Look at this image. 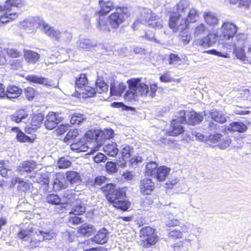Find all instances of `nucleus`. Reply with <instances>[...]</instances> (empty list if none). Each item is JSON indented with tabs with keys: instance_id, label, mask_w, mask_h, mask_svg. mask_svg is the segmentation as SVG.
<instances>
[{
	"instance_id": "1",
	"label": "nucleus",
	"mask_w": 251,
	"mask_h": 251,
	"mask_svg": "<svg viewBox=\"0 0 251 251\" xmlns=\"http://www.w3.org/2000/svg\"><path fill=\"white\" fill-rule=\"evenodd\" d=\"M100 190L108 203L116 209L126 211L130 206V202L123 199L126 195L124 188L118 187L115 183H108L101 187Z\"/></svg>"
},
{
	"instance_id": "2",
	"label": "nucleus",
	"mask_w": 251,
	"mask_h": 251,
	"mask_svg": "<svg viewBox=\"0 0 251 251\" xmlns=\"http://www.w3.org/2000/svg\"><path fill=\"white\" fill-rule=\"evenodd\" d=\"M142 78H132L127 81L128 89L124 95L125 100L128 101L135 100L139 97H145L148 94L153 98L158 89L156 83L150 84L149 86L144 82H141Z\"/></svg>"
},
{
	"instance_id": "3",
	"label": "nucleus",
	"mask_w": 251,
	"mask_h": 251,
	"mask_svg": "<svg viewBox=\"0 0 251 251\" xmlns=\"http://www.w3.org/2000/svg\"><path fill=\"white\" fill-rule=\"evenodd\" d=\"M17 236L21 240L28 242V248L31 249L38 247L41 242L50 240L52 238V234L50 232L35 231L32 227L21 228L17 233Z\"/></svg>"
},
{
	"instance_id": "4",
	"label": "nucleus",
	"mask_w": 251,
	"mask_h": 251,
	"mask_svg": "<svg viewBox=\"0 0 251 251\" xmlns=\"http://www.w3.org/2000/svg\"><path fill=\"white\" fill-rule=\"evenodd\" d=\"M130 16V12L127 7L125 6H118L116 7L115 11L111 13L107 18L109 31V26L112 29H117L120 25L123 23Z\"/></svg>"
},
{
	"instance_id": "5",
	"label": "nucleus",
	"mask_w": 251,
	"mask_h": 251,
	"mask_svg": "<svg viewBox=\"0 0 251 251\" xmlns=\"http://www.w3.org/2000/svg\"><path fill=\"white\" fill-rule=\"evenodd\" d=\"M139 237L141 246L144 249L155 245L159 240L156 229L150 226H144L140 229Z\"/></svg>"
},
{
	"instance_id": "6",
	"label": "nucleus",
	"mask_w": 251,
	"mask_h": 251,
	"mask_svg": "<svg viewBox=\"0 0 251 251\" xmlns=\"http://www.w3.org/2000/svg\"><path fill=\"white\" fill-rule=\"evenodd\" d=\"M99 4L100 7V10L95 13V15L98 16L97 19L98 25L104 29H108L107 21L103 16L114 8L113 2L110 0H100Z\"/></svg>"
},
{
	"instance_id": "7",
	"label": "nucleus",
	"mask_w": 251,
	"mask_h": 251,
	"mask_svg": "<svg viewBox=\"0 0 251 251\" xmlns=\"http://www.w3.org/2000/svg\"><path fill=\"white\" fill-rule=\"evenodd\" d=\"M42 26L44 32L50 38L56 41H60L62 39L65 42H68L71 41L72 38L70 32L66 31L61 32L58 30H55L45 23H42Z\"/></svg>"
},
{
	"instance_id": "8",
	"label": "nucleus",
	"mask_w": 251,
	"mask_h": 251,
	"mask_svg": "<svg viewBox=\"0 0 251 251\" xmlns=\"http://www.w3.org/2000/svg\"><path fill=\"white\" fill-rule=\"evenodd\" d=\"M237 30L238 27L234 24L228 21L225 22L221 27L220 37L222 40H228L233 38Z\"/></svg>"
},
{
	"instance_id": "9",
	"label": "nucleus",
	"mask_w": 251,
	"mask_h": 251,
	"mask_svg": "<svg viewBox=\"0 0 251 251\" xmlns=\"http://www.w3.org/2000/svg\"><path fill=\"white\" fill-rule=\"evenodd\" d=\"M218 36L216 33L209 32L206 36L196 39L194 44L204 49L209 48L215 44Z\"/></svg>"
},
{
	"instance_id": "10",
	"label": "nucleus",
	"mask_w": 251,
	"mask_h": 251,
	"mask_svg": "<svg viewBox=\"0 0 251 251\" xmlns=\"http://www.w3.org/2000/svg\"><path fill=\"white\" fill-rule=\"evenodd\" d=\"M180 18L181 15L176 12H172L169 17L168 25L169 27L172 29L174 32H176L179 29H187L184 25L182 24L183 23V19L180 20Z\"/></svg>"
},
{
	"instance_id": "11",
	"label": "nucleus",
	"mask_w": 251,
	"mask_h": 251,
	"mask_svg": "<svg viewBox=\"0 0 251 251\" xmlns=\"http://www.w3.org/2000/svg\"><path fill=\"white\" fill-rule=\"evenodd\" d=\"M185 133V128L177 119L170 121V128L165 132L166 136L177 137Z\"/></svg>"
},
{
	"instance_id": "12",
	"label": "nucleus",
	"mask_w": 251,
	"mask_h": 251,
	"mask_svg": "<svg viewBox=\"0 0 251 251\" xmlns=\"http://www.w3.org/2000/svg\"><path fill=\"white\" fill-rule=\"evenodd\" d=\"M155 188L154 182L150 178H144L140 180L139 190L143 195H150Z\"/></svg>"
},
{
	"instance_id": "13",
	"label": "nucleus",
	"mask_w": 251,
	"mask_h": 251,
	"mask_svg": "<svg viewBox=\"0 0 251 251\" xmlns=\"http://www.w3.org/2000/svg\"><path fill=\"white\" fill-rule=\"evenodd\" d=\"M114 137V131L111 129H105L103 130H98L99 143L93 149L92 153L99 150L102 145V142L106 140L110 139Z\"/></svg>"
},
{
	"instance_id": "14",
	"label": "nucleus",
	"mask_w": 251,
	"mask_h": 251,
	"mask_svg": "<svg viewBox=\"0 0 251 251\" xmlns=\"http://www.w3.org/2000/svg\"><path fill=\"white\" fill-rule=\"evenodd\" d=\"M60 122L61 119L57 114L53 112H50L46 116L44 125L47 129L51 130L56 127Z\"/></svg>"
},
{
	"instance_id": "15",
	"label": "nucleus",
	"mask_w": 251,
	"mask_h": 251,
	"mask_svg": "<svg viewBox=\"0 0 251 251\" xmlns=\"http://www.w3.org/2000/svg\"><path fill=\"white\" fill-rule=\"evenodd\" d=\"M203 120V116L201 113L191 110L188 112L187 125L195 126L200 124Z\"/></svg>"
},
{
	"instance_id": "16",
	"label": "nucleus",
	"mask_w": 251,
	"mask_h": 251,
	"mask_svg": "<svg viewBox=\"0 0 251 251\" xmlns=\"http://www.w3.org/2000/svg\"><path fill=\"white\" fill-rule=\"evenodd\" d=\"M126 85L124 83L115 82V81L110 83V95L111 96L121 97L126 89Z\"/></svg>"
},
{
	"instance_id": "17",
	"label": "nucleus",
	"mask_w": 251,
	"mask_h": 251,
	"mask_svg": "<svg viewBox=\"0 0 251 251\" xmlns=\"http://www.w3.org/2000/svg\"><path fill=\"white\" fill-rule=\"evenodd\" d=\"M199 13L195 8H191L189 10L186 18H183L182 24L184 25L187 29L188 28L190 23H196L199 18Z\"/></svg>"
},
{
	"instance_id": "18",
	"label": "nucleus",
	"mask_w": 251,
	"mask_h": 251,
	"mask_svg": "<svg viewBox=\"0 0 251 251\" xmlns=\"http://www.w3.org/2000/svg\"><path fill=\"white\" fill-rule=\"evenodd\" d=\"M24 56L28 64L36 63L40 58V55L38 52L29 50H24Z\"/></svg>"
},
{
	"instance_id": "19",
	"label": "nucleus",
	"mask_w": 251,
	"mask_h": 251,
	"mask_svg": "<svg viewBox=\"0 0 251 251\" xmlns=\"http://www.w3.org/2000/svg\"><path fill=\"white\" fill-rule=\"evenodd\" d=\"M28 113L25 108H20L16 110L13 114L10 115V120L16 123L22 122L23 120L28 117Z\"/></svg>"
},
{
	"instance_id": "20",
	"label": "nucleus",
	"mask_w": 251,
	"mask_h": 251,
	"mask_svg": "<svg viewBox=\"0 0 251 251\" xmlns=\"http://www.w3.org/2000/svg\"><path fill=\"white\" fill-rule=\"evenodd\" d=\"M44 119V115L41 113H33L31 115L30 119L28 120V123L34 128L39 129L43 124Z\"/></svg>"
},
{
	"instance_id": "21",
	"label": "nucleus",
	"mask_w": 251,
	"mask_h": 251,
	"mask_svg": "<svg viewBox=\"0 0 251 251\" xmlns=\"http://www.w3.org/2000/svg\"><path fill=\"white\" fill-rule=\"evenodd\" d=\"M108 230L103 227L98 231L97 233L92 238V240L97 244H103L108 240Z\"/></svg>"
},
{
	"instance_id": "22",
	"label": "nucleus",
	"mask_w": 251,
	"mask_h": 251,
	"mask_svg": "<svg viewBox=\"0 0 251 251\" xmlns=\"http://www.w3.org/2000/svg\"><path fill=\"white\" fill-rule=\"evenodd\" d=\"M25 79L30 83L42 84L46 86L51 85V82L47 78L42 76H38L35 75H28L26 76Z\"/></svg>"
},
{
	"instance_id": "23",
	"label": "nucleus",
	"mask_w": 251,
	"mask_h": 251,
	"mask_svg": "<svg viewBox=\"0 0 251 251\" xmlns=\"http://www.w3.org/2000/svg\"><path fill=\"white\" fill-rule=\"evenodd\" d=\"M96 230L92 225L85 223L77 228V233L82 236H90L92 235Z\"/></svg>"
},
{
	"instance_id": "24",
	"label": "nucleus",
	"mask_w": 251,
	"mask_h": 251,
	"mask_svg": "<svg viewBox=\"0 0 251 251\" xmlns=\"http://www.w3.org/2000/svg\"><path fill=\"white\" fill-rule=\"evenodd\" d=\"M133 151V149L129 146H126L124 147L121 151V159L120 160L121 162V165L126 166V162L130 159L131 156L132 152Z\"/></svg>"
},
{
	"instance_id": "25",
	"label": "nucleus",
	"mask_w": 251,
	"mask_h": 251,
	"mask_svg": "<svg viewBox=\"0 0 251 251\" xmlns=\"http://www.w3.org/2000/svg\"><path fill=\"white\" fill-rule=\"evenodd\" d=\"M203 17L205 23L209 26H214L218 24L219 20L217 17L211 11L204 12Z\"/></svg>"
},
{
	"instance_id": "26",
	"label": "nucleus",
	"mask_w": 251,
	"mask_h": 251,
	"mask_svg": "<svg viewBox=\"0 0 251 251\" xmlns=\"http://www.w3.org/2000/svg\"><path fill=\"white\" fill-rule=\"evenodd\" d=\"M103 151L108 156L116 157L119 152L118 145L115 142L105 145L103 148Z\"/></svg>"
},
{
	"instance_id": "27",
	"label": "nucleus",
	"mask_w": 251,
	"mask_h": 251,
	"mask_svg": "<svg viewBox=\"0 0 251 251\" xmlns=\"http://www.w3.org/2000/svg\"><path fill=\"white\" fill-rule=\"evenodd\" d=\"M170 170L171 169L170 168L164 165L158 167L154 175L156 179L159 181L165 180Z\"/></svg>"
},
{
	"instance_id": "28",
	"label": "nucleus",
	"mask_w": 251,
	"mask_h": 251,
	"mask_svg": "<svg viewBox=\"0 0 251 251\" xmlns=\"http://www.w3.org/2000/svg\"><path fill=\"white\" fill-rule=\"evenodd\" d=\"M227 129L231 132H238L242 133L244 132L247 129V126L243 123L240 122H233L229 125Z\"/></svg>"
},
{
	"instance_id": "29",
	"label": "nucleus",
	"mask_w": 251,
	"mask_h": 251,
	"mask_svg": "<svg viewBox=\"0 0 251 251\" xmlns=\"http://www.w3.org/2000/svg\"><path fill=\"white\" fill-rule=\"evenodd\" d=\"M66 178L71 184L79 183L81 182V176L79 173L75 171H68L66 173Z\"/></svg>"
},
{
	"instance_id": "30",
	"label": "nucleus",
	"mask_w": 251,
	"mask_h": 251,
	"mask_svg": "<svg viewBox=\"0 0 251 251\" xmlns=\"http://www.w3.org/2000/svg\"><path fill=\"white\" fill-rule=\"evenodd\" d=\"M21 90L15 85L8 86L6 90L5 96L9 99H15L19 97Z\"/></svg>"
},
{
	"instance_id": "31",
	"label": "nucleus",
	"mask_w": 251,
	"mask_h": 251,
	"mask_svg": "<svg viewBox=\"0 0 251 251\" xmlns=\"http://www.w3.org/2000/svg\"><path fill=\"white\" fill-rule=\"evenodd\" d=\"M18 16L17 13L5 12L0 16V26L1 24H4L16 20Z\"/></svg>"
},
{
	"instance_id": "32",
	"label": "nucleus",
	"mask_w": 251,
	"mask_h": 251,
	"mask_svg": "<svg viewBox=\"0 0 251 251\" xmlns=\"http://www.w3.org/2000/svg\"><path fill=\"white\" fill-rule=\"evenodd\" d=\"M70 148L76 152H85L88 151V147L86 143H83L81 140L71 144Z\"/></svg>"
},
{
	"instance_id": "33",
	"label": "nucleus",
	"mask_w": 251,
	"mask_h": 251,
	"mask_svg": "<svg viewBox=\"0 0 251 251\" xmlns=\"http://www.w3.org/2000/svg\"><path fill=\"white\" fill-rule=\"evenodd\" d=\"M88 83V79L86 74H81L76 78L75 80V87L79 89L85 87Z\"/></svg>"
},
{
	"instance_id": "34",
	"label": "nucleus",
	"mask_w": 251,
	"mask_h": 251,
	"mask_svg": "<svg viewBox=\"0 0 251 251\" xmlns=\"http://www.w3.org/2000/svg\"><path fill=\"white\" fill-rule=\"evenodd\" d=\"M37 166V162L33 160H26L24 161L21 164L22 170L30 173L32 172Z\"/></svg>"
},
{
	"instance_id": "35",
	"label": "nucleus",
	"mask_w": 251,
	"mask_h": 251,
	"mask_svg": "<svg viewBox=\"0 0 251 251\" xmlns=\"http://www.w3.org/2000/svg\"><path fill=\"white\" fill-rule=\"evenodd\" d=\"M15 182L18 184L17 186L18 190L23 192H26L28 191L30 189V186L32 185L31 183L25 181L18 177L15 178Z\"/></svg>"
},
{
	"instance_id": "36",
	"label": "nucleus",
	"mask_w": 251,
	"mask_h": 251,
	"mask_svg": "<svg viewBox=\"0 0 251 251\" xmlns=\"http://www.w3.org/2000/svg\"><path fill=\"white\" fill-rule=\"evenodd\" d=\"M209 115L213 121L220 124H224L226 121V117L219 111L215 110L210 112Z\"/></svg>"
},
{
	"instance_id": "37",
	"label": "nucleus",
	"mask_w": 251,
	"mask_h": 251,
	"mask_svg": "<svg viewBox=\"0 0 251 251\" xmlns=\"http://www.w3.org/2000/svg\"><path fill=\"white\" fill-rule=\"evenodd\" d=\"M96 89L99 93L107 92L108 90V85L102 78H99L96 82Z\"/></svg>"
},
{
	"instance_id": "38",
	"label": "nucleus",
	"mask_w": 251,
	"mask_h": 251,
	"mask_svg": "<svg viewBox=\"0 0 251 251\" xmlns=\"http://www.w3.org/2000/svg\"><path fill=\"white\" fill-rule=\"evenodd\" d=\"M6 11L11 10L12 7H21L24 5L22 0H6L4 2Z\"/></svg>"
},
{
	"instance_id": "39",
	"label": "nucleus",
	"mask_w": 251,
	"mask_h": 251,
	"mask_svg": "<svg viewBox=\"0 0 251 251\" xmlns=\"http://www.w3.org/2000/svg\"><path fill=\"white\" fill-rule=\"evenodd\" d=\"M25 96L28 100H32L37 98L39 93L35 89L31 87H27L24 89Z\"/></svg>"
},
{
	"instance_id": "40",
	"label": "nucleus",
	"mask_w": 251,
	"mask_h": 251,
	"mask_svg": "<svg viewBox=\"0 0 251 251\" xmlns=\"http://www.w3.org/2000/svg\"><path fill=\"white\" fill-rule=\"evenodd\" d=\"M158 168V165L155 161H150L146 164L145 173L148 176L154 175Z\"/></svg>"
},
{
	"instance_id": "41",
	"label": "nucleus",
	"mask_w": 251,
	"mask_h": 251,
	"mask_svg": "<svg viewBox=\"0 0 251 251\" xmlns=\"http://www.w3.org/2000/svg\"><path fill=\"white\" fill-rule=\"evenodd\" d=\"M82 248L84 251H106L107 249L102 247L88 248L91 246V242L89 240L81 243Z\"/></svg>"
},
{
	"instance_id": "42",
	"label": "nucleus",
	"mask_w": 251,
	"mask_h": 251,
	"mask_svg": "<svg viewBox=\"0 0 251 251\" xmlns=\"http://www.w3.org/2000/svg\"><path fill=\"white\" fill-rule=\"evenodd\" d=\"M145 21L149 22L148 26L151 27L160 28L163 27L161 21L156 19L155 16L151 15L149 19H146Z\"/></svg>"
},
{
	"instance_id": "43",
	"label": "nucleus",
	"mask_w": 251,
	"mask_h": 251,
	"mask_svg": "<svg viewBox=\"0 0 251 251\" xmlns=\"http://www.w3.org/2000/svg\"><path fill=\"white\" fill-rule=\"evenodd\" d=\"M79 135V130L76 128L70 130L63 139L65 143H68L69 141L75 140Z\"/></svg>"
},
{
	"instance_id": "44",
	"label": "nucleus",
	"mask_w": 251,
	"mask_h": 251,
	"mask_svg": "<svg viewBox=\"0 0 251 251\" xmlns=\"http://www.w3.org/2000/svg\"><path fill=\"white\" fill-rule=\"evenodd\" d=\"M4 51L9 58H19L21 56V52L15 48H4Z\"/></svg>"
},
{
	"instance_id": "45",
	"label": "nucleus",
	"mask_w": 251,
	"mask_h": 251,
	"mask_svg": "<svg viewBox=\"0 0 251 251\" xmlns=\"http://www.w3.org/2000/svg\"><path fill=\"white\" fill-rule=\"evenodd\" d=\"M35 138L36 137L32 138H30L22 131L21 132H19L18 134L16 135L17 140L21 143H33Z\"/></svg>"
},
{
	"instance_id": "46",
	"label": "nucleus",
	"mask_w": 251,
	"mask_h": 251,
	"mask_svg": "<svg viewBox=\"0 0 251 251\" xmlns=\"http://www.w3.org/2000/svg\"><path fill=\"white\" fill-rule=\"evenodd\" d=\"M207 30V28L203 23L198 24L194 29V35L199 37L204 34Z\"/></svg>"
},
{
	"instance_id": "47",
	"label": "nucleus",
	"mask_w": 251,
	"mask_h": 251,
	"mask_svg": "<svg viewBox=\"0 0 251 251\" xmlns=\"http://www.w3.org/2000/svg\"><path fill=\"white\" fill-rule=\"evenodd\" d=\"M46 201L53 205H59L61 204L60 198L56 194H49L46 197Z\"/></svg>"
},
{
	"instance_id": "48",
	"label": "nucleus",
	"mask_w": 251,
	"mask_h": 251,
	"mask_svg": "<svg viewBox=\"0 0 251 251\" xmlns=\"http://www.w3.org/2000/svg\"><path fill=\"white\" fill-rule=\"evenodd\" d=\"M232 4H238L239 7L248 8L251 4V0H228Z\"/></svg>"
},
{
	"instance_id": "49",
	"label": "nucleus",
	"mask_w": 251,
	"mask_h": 251,
	"mask_svg": "<svg viewBox=\"0 0 251 251\" xmlns=\"http://www.w3.org/2000/svg\"><path fill=\"white\" fill-rule=\"evenodd\" d=\"M84 136L88 141L94 140L99 143L98 130H89L85 133Z\"/></svg>"
},
{
	"instance_id": "50",
	"label": "nucleus",
	"mask_w": 251,
	"mask_h": 251,
	"mask_svg": "<svg viewBox=\"0 0 251 251\" xmlns=\"http://www.w3.org/2000/svg\"><path fill=\"white\" fill-rule=\"evenodd\" d=\"M168 236L169 239L176 240L182 238V233L177 229L170 230L168 232Z\"/></svg>"
},
{
	"instance_id": "51",
	"label": "nucleus",
	"mask_w": 251,
	"mask_h": 251,
	"mask_svg": "<svg viewBox=\"0 0 251 251\" xmlns=\"http://www.w3.org/2000/svg\"><path fill=\"white\" fill-rule=\"evenodd\" d=\"M84 120L83 115L79 113H74L72 115L70 122L73 125H78Z\"/></svg>"
},
{
	"instance_id": "52",
	"label": "nucleus",
	"mask_w": 251,
	"mask_h": 251,
	"mask_svg": "<svg viewBox=\"0 0 251 251\" xmlns=\"http://www.w3.org/2000/svg\"><path fill=\"white\" fill-rule=\"evenodd\" d=\"M187 113L188 112L185 110H179L178 112V116L176 119H177L181 124L184 123L187 124Z\"/></svg>"
},
{
	"instance_id": "53",
	"label": "nucleus",
	"mask_w": 251,
	"mask_h": 251,
	"mask_svg": "<svg viewBox=\"0 0 251 251\" xmlns=\"http://www.w3.org/2000/svg\"><path fill=\"white\" fill-rule=\"evenodd\" d=\"M231 143V139L229 136H226L225 138H221L218 146L221 149H225L229 147Z\"/></svg>"
},
{
	"instance_id": "54",
	"label": "nucleus",
	"mask_w": 251,
	"mask_h": 251,
	"mask_svg": "<svg viewBox=\"0 0 251 251\" xmlns=\"http://www.w3.org/2000/svg\"><path fill=\"white\" fill-rule=\"evenodd\" d=\"M180 40L184 44H188L191 39V36L188 32L187 29L185 30H181L179 35Z\"/></svg>"
},
{
	"instance_id": "55",
	"label": "nucleus",
	"mask_w": 251,
	"mask_h": 251,
	"mask_svg": "<svg viewBox=\"0 0 251 251\" xmlns=\"http://www.w3.org/2000/svg\"><path fill=\"white\" fill-rule=\"evenodd\" d=\"M105 169L108 174H113L115 173L117 171L116 164L114 162L108 161L105 164Z\"/></svg>"
},
{
	"instance_id": "56",
	"label": "nucleus",
	"mask_w": 251,
	"mask_h": 251,
	"mask_svg": "<svg viewBox=\"0 0 251 251\" xmlns=\"http://www.w3.org/2000/svg\"><path fill=\"white\" fill-rule=\"evenodd\" d=\"M234 52L235 54V56L238 59H240L242 60L247 61V55H246L245 50L243 48H235L234 49Z\"/></svg>"
},
{
	"instance_id": "57",
	"label": "nucleus",
	"mask_w": 251,
	"mask_h": 251,
	"mask_svg": "<svg viewBox=\"0 0 251 251\" xmlns=\"http://www.w3.org/2000/svg\"><path fill=\"white\" fill-rule=\"evenodd\" d=\"M72 165V162L64 157H61L58 160V167L59 169H67Z\"/></svg>"
},
{
	"instance_id": "58",
	"label": "nucleus",
	"mask_w": 251,
	"mask_h": 251,
	"mask_svg": "<svg viewBox=\"0 0 251 251\" xmlns=\"http://www.w3.org/2000/svg\"><path fill=\"white\" fill-rule=\"evenodd\" d=\"M222 135L220 133H215L213 134H211L209 135L207 138V141L209 142V143L211 144H216L217 143H219L221 139V137Z\"/></svg>"
},
{
	"instance_id": "59",
	"label": "nucleus",
	"mask_w": 251,
	"mask_h": 251,
	"mask_svg": "<svg viewBox=\"0 0 251 251\" xmlns=\"http://www.w3.org/2000/svg\"><path fill=\"white\" fill-rule=\"evenodd\" d=\"M181 61V58L178 54L171 53L169 55L168 62L169 65L176 64Z\"/></svg>"
},
{
	"instance_id": "60",
	"label": "nucleus",
	"mask_w": 251,
	"mask_h": 251,
	"mask_svg": "<svg viewBox=\"0 0 251 251\" xmlns=\"http://www.w3.org/2000/svg\"><path fill=\"white\" fill-rule=\"evenodd\" d=\"M36 182L42 185H45L48 187L49 184L50 180L49 177L44 174H40L39 177L36 180Z\"/></svg>"
},
{
	"instance_id": "61",
	"label": "nucleus",
	"mask_w": 251,
	"mask_h": 251,
	"mask_svg": "<svg viewBox=\"0 0 251 251\" xmlns=\"http://www.w3.org/2000/svg\"><path fill=\"white\" fill-rule=\"evenodd\" d=\"M111 106L113 108H121L122 110H131V107L125 105L122 102H114L111 104Z\"/></svg>"
},
{
	"instance_id": "62",
	"label": "nucleus",
	"mask_w": 251,
	"mask_h": 251,
	"mask_svg": "<svg viewBox=\"0 0 251 251\" xmlns=\"http://www.w3.org/2000/svg\"><path fill=\"white\" fill-rule=\"evenodd\" d=\"M96 93V92L95 88L91 87H88L87 89L83 92V96L84 98H91L94 97Z\"/></svg>"
},
{
	"instance_id": "63",
	"label": "nucleus",
	"mask_w": 251,
	"mask_h": 251,
	"mask_svg": "<svg viewBox=\"0 0 251 251\" xmlns=\"http://www.w3.org/2000/svg\"><path fill=\"white\" fill-rule=\"evenodd\" d=\"M85 211V208L81 204H77L74 207L73 213L75 215H82Z\"/></svg>"
},
{
	"instance_id": "64",
	"label": "nucleus",
	"mask_w": 251,
	"mask_h": 251,
	"mask_svg": "<svg viewBox=\"0 0 251 251\" xmlns=\"http://www.w3.org/2000/svg\"><path fill=\"white\" fill-rule=\"evenodd\" d=\"M159 80L161 82L167 83L174 80L173 79L169 72H165L162 74L159 77Z\"/></svg>"
}]
</instances>
